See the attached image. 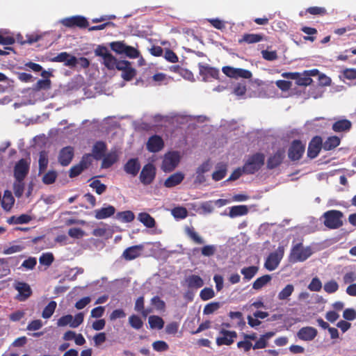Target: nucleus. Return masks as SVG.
<instances>
[{"label":"nucleus","mask_w":356,"mask_h":356,"mask_svg":"<svg viewBox=\"0 0 356 356\" xmlns=\"http://www.w3.org/2000/svg\"><path fill=\"white\" fill-rule=\"evenodd\" d=\"M146 147L149 152H159L164 147V141L160 136L153 135L149 138Z\"/></svg>","instance_id":"f3484780"},{"label":"nucleus","mask_w":356,"mask_h":356,"mask_svg":"<svg viewBox=\"0 0 356 356\" xmlns=\"http://www.w3.org/2000/svg\"><path fill=\"white\" fill-rule=\"evenodd\" d=\"M54 260V257L51 252L42 253L39 258L40 264L46 266H51Z\"/></svg>","instance_id":"de8ad7c7"},{"label":"nucleus","mask_w":356,"mask_h":356,"mask_svg":"<svg viewBox=\"0 0 356 356\" xmlns=\"http://www.w3.org/2000/svg\"><path fill=\"white\" fill-rule=\"evenodd\" d=\"M74 156V149L72 146H66L60 150L58 162L62 166H67Z\"/></svg>","instance_id":"dca6fc26"},{"label":"nucleus","mask_w":356,"mask_h":356,"mask_svg":"<svg viewBox=\"0 0 356 356\" xmlns=\"http://www.w3.org/2000/svg\"><path fill=\"white\" fill-rule=\"evenodd\" d=\"M61 24L67 28L86 29L88 27L89 23L87 19L81 15H75L70 17H66L61 20Z\"/></svg>","instance_id":"0eeeda50"},{"label":"nucleus","mask_w":356,"mask_h":356,"mask_svg":"<svg viewBox=\"0 0 356 356\" xmlns=\"http://www.w3.org/2000/svg\"><path fill=\"white\" fill-rule=\"evenodd\" d=\"M152 347L157 352H163L168 350L169 346L164 341H156L152 343Z\"/></svg>","instance_id":"69168bd1"},{"label":"nucleus","mask_w":356,"mask_h":356,"mask_svg":"<svg viewBox=\"0 0 356 356\" xmlns=\"http://www.w3.org/2000/svg\"><path fill=\"white\" fill-rule=\"evenodd\" d=\"M252 76V72L248 70H245V69H242V68H236V73H235V78L234 79H238V78H243V79H250Z\"/></svg>","instance_id":"680f3d73"},{"label":"nucleus","mask_w":356,"mask_h":356,"mask_svg":"<svg viewBox=\"0 0 356 356\" xmlns=\"http://www.w3.org/2000/svg\"><path fill=\"white\" fill-rule=\"evenodd\" d=\"M341 138L337 136H329L324 143H323V149L325 151H330L335 149L340 145Z\"/></svg>","instance_id":"c85d7f7f"},{"label":"nucleus","mask_w":356,"mask_h":356,"mask_svg":"<svg viewBox=\"0 0 356 356\" xmlns=\"http://www.w3.org/2000/svg\"><path fill=\"white\" fill-rule=\"evenodd\" d=\"M118 70L122 71V78L127 81L132 80L136 75V70L131 67V63L128 60H120L118 65Z\"/></svg>","instance_id":"2eb2a0df"},{"label":"nucleus","mask_w":356,"mask_h":356,"mask_svg":"<svg viewBox=\"0 0 356 356\" xmlns=\"http://www.w3.org/2000/svg\"><path fill=\"white\" fill-rule=\"evenodd\" d=\"M343 214L338 210H330L323 213L324 225L331 229H336L343 225Z\"/></svg>","instance_id":"f03ea898"},{"label":"nucleus","mask_w":356,"mask_h":356,"mask_svg":"<svg viewBox=\"0 0 356 356\" xmlns=\"http://www.w3.org/2000/svg\"><path fill=\"white\" fill-rule=\"evenodd\" d=\"M129 323L131 327L136 330H140L143 325V322L140 317L136 314H132L129 316Z\"/></svg>","instance_id":"a18cd8bd"},{"label":"nucleus","mask_w":356,"mask_h":356,"mask_svg":"<svg viewBox=\"0 0 356 356\" xmlns=\"http://www.w3.org/2000/svg\"><path fill=\"white\" fill-rule=\"evenodd\" d=\"M57 303L56 302L51 300L50 301L48 305L44 308L42 316L44 318H49L55 312V309L56 308Z\"/></svg>","instance_id":"37998d69"},{"label":"nucleus","mask_w":356,"mask_h":356,"mask_svg":"<svg viewBox=\"0 0 356 356\" xmlns=\"http://www.w3.org/2000/svg\"><path fill=\"white\" fill-rule=\"evenodd\" d=\"M172 214L175 218L184 219L187 217V209L182 207H175L172 210Z\"/></svg>","instance_id":"864d4df0"},{"label":"nucleus","mask_w":356,"mask_h":356,"mask_svg":"<svg viewBox=\"0 0 356 356\" xmlns=\"http://www.w3.org/2000/svg\"><path fill=\"white\" fill-rule=\"evenodd\" d=\"M149 326L152 329L161 330L164 326V321L159 316H150L148 319Z\"/></svg>","instance_id":"ea45409f"},{"label":"nucleus","mask_w":356,"mask_h":356,"mask_svg":"<svg viewBox=\"0 0 356 356\" xmlns=\"http://www.w3.org/2000/svg\"><path fill=\"white\" fill-rule=\"evenodd\" d=\"M103 157L104 159L102 163V168H108L118 161V155L115 152H110Z\"/></svg>","instance_id":"e433bc0d"},{"label":"nucleus","mask_w":356,"mask_h":356,"mask_svg":"<svg viewBox=\"0 0 356 356\" xmlns=\"http://www.w3.org/2000/svg\"><path fill=\"white\" fill-rule=\"evenodd\" d=\"M248 208L246 205H236L229 208V216L236 218L248 214Z\"/></svg>","instance_id":"2f4dec72"},{"label":"nucleus","mask_w":356,"mask_h":356,"mask_svg":"<svg viewBox=\"0 0 356 356\" xmlns=\"http://www.w3.org/2000/svg\"><path fill=\"white\" fill-rule=\"evenodd\" d=\"M138 219L147 228H153L156 225L154 218L146 212L140 213L138 216Z\"/></svg>","instance_id":"72a5a7b5"},{"label":"nucleus","mask_w":356,"mask_h":356,"mask_svg":"<svg viewBox=\"0 0 356 356\" xmlns=\"http://www.w3.org/2000/svg\"><path fill=\"white\" fill-rule=\"evenodd\" d=\"M220 308L218 302H212L205 305L203 309V314L206 315L211 314Z\"/></svg>","instance_id":"4d7b16f0"},{"label":"nucleus","mask_w":356,"mask_h":356,"mask_svg":"<svg viewBox=\"0 0 356 356\" xmlns=\"http://www.w3.org/2000/svg\"><path fill=\"white\" fill-rule=\"evenodd\" d=\"M312 254L309 247L305 248L301 243H299L291 248L289 260L292 263L302 262L307 259Z\"/></svg>","instance_id":"7ed1b4c3"},{"label":"nucleus","mask_w":356,"mask_h":356,"mask_svg":"<svg viewBox=\"0 0 356 356\" xmlns=\"http://www.w3.org/2000/svg\"><path fill=\"white\" fill-rule=\"evenodd\" d=\"M285 158V150L283 148L278 149L267 159L266 168L273 170L280 166Z\"/></svg>","instance_id":"9d476101"},{"label":"nucleus","mask_w":356,"mask_h":356,"mask_svg":"<svg viewBox=\"0 0 356 356\" xmlns=\"http://www.w3.org/2000/svg\"><path fill=\"white\" fill-rule=\"evenodd\" d=\"M39 171L40 172H44L48 165V159L46 154L43 152H40L39 156Z\"/></svg>","instance_id":"052dcab7"},{"label":"nucleus","mask_w":356,"mask_h":356,"mask_svg":"<svg viewBox=\"0 0 356 356\" xmlns=\"http://www.w3.org/2000/svg\"><path fill=\"white\" fill-rule=\"evenodd\" d=\"M301 31L305 34L308 35L307 36H305L304 39L305 40H309L311 42H314L316 40V38L313 36L314 35L317 33V30L315 28L309 27V26H302L301 28Z\"/></svg>","instance_id":"09e8293b"},{"label":"nucleus","mask_w":356,"mask_h":356,"mask_svg":"<svg viewBox=\"0 0 356 356\" xmlns=\"http://www.w3.org/2000/svg\"><path fill=\"white\" fill-rule=\"evenodd\" d=\"M184 233L195 244L202 245L204 243L203 238L195 231L193 226H186L184 228Z\"/></svg>","instance_id":"393cba45"},{"label":"nucleus","mask_w":356,"mask_h":356,"mask_svg":"<svg viewBox=\"0 0 356 356\" xmlns=\"http://www.w3.org/2000/svg\"><path fill=\"white\" fill-rule=\"evenodd\" d=\"M273 335V332H267L261 337L252 346L253 349L264 348L267 346V340Z\"/></svg>","instance_id":"a19ab883"},{"label":"nucleus","mask_w":356,"mask_h":356,"mask_svg":"<svg viewBox=\"0 0 356 356\" xmlns=\"http://www.w3.org/2000/svg\"><path fill=\"white\" fill-rule=\"evenodd\" d=\"M32 220L31 216L28 214H22L19 216H13L7 220L9 224H26Z\"/></svg>","instance_id":"c9c22d12"},{"label":"nucleus","mask_w":356,"mask_h":356,"mask_svg":"<svg viewBox=\"0 0 356 356\" xmlns=\"http://www.w3.org/2000/svg\"><path fill=\"white\" fill-rule=\"evenodd\" d=\"M306 12L312 15L323 16L327 14V10L323 7L312 6L306 10Z\"/></svg>","instance_id":"13d9d810"},{"label":"nucleus","mask_w":356,"mask_h":356,"mask_svg":"<svg viewBox=\"0 0 356 356\" xmlns=\"http://www.w3.org/2000/svg\"><path fill=\"white\" fill-rule=\"evenodd\" d=\"M52 62L64 63V65L71 68L74 67L77 65V58L74 56H71L67 52H61L56 56L51 59Z\"/></svg>","instance_id":"6ab92c4d"},{"label":"nucleus","mask_w":356,"mask_h":356,"mask_svg":"<svg viewBox=\"0 0 356 356\" xmlns=\"http://www.w3.org/2000/svg\"><path fill=\"white\" fill-rule=\"evenodd\" d=\"M15 289L19 293L18 295L17 296V299L19 301H25L32 294V290L30 286L26 282H17L15 284Z\"/></svg>","instance_id":"a211bd4d"},{"label":"nucleus","mask_w":356,"mask_h":356,"mask_svg":"<svg viewBox=\"0 0 356 356\" xmlns=\"http://www.w3.org/2000/svg\"><path fill=\"white\" fill-rule=\"evenodd\" d=\"M305 149V146L299 140H294L289 149H288V157L292 161H296L300 160Z\"/></svg>","instance_id":"6e6552de"},{"label":"nucleus","mask_w":356,"mask_h":356,"mask_svg":"<svg viewBox=\"0 0 356 356\" xmlns=\"http://www.w3.org/2000/svg\"><path fill=\"white\" fill-rule=\"evenodd\" d=\"M116 218L122 222H131L134 220L135 215L131 211H124L118 212Z\"/></svg>","instance_id":"79ce46f5"},{"label":"nucleus","mask_w":356,"mask_h":356,"mask_svg":"<svg viewBox=\"0 0 356 356\" xmlns=\"http://www.w3.org/2000/svg\"><path fill=\"white\" fill-rule=\"evenodd\" d=\"M56 177L57 173L56 171H49L43 176L42 182L47 185L51 184L55 182Z\"/></svg>","instance_id":"6e6d98bb"},{"label":"nucleus","mask_w":356,"mask_h":356,"mask_svg":"<svg viewBox=\"0 0 356 356\" xmlns=\"http://www.w3.org/2000/svg\"><path fill=\"white\" fill-rule=\"evenodd\" d=\"M264 35L258 33H245L242 38L238 40L240 43L246 42L248 44H253L262 41Z\"/></svg>","instance_id":"473e14b6"},{"label":"nucleus","mask_w":356,"mask_h":356,"mask_svg":"<svg viewBox=\"0 0 356 356\" xmlns=\"http://www.w3.org/2000/svg\"><path fill=\"white\" fill-rule=\"evenodd\" d=\"M152 304L155 307L157 310H164L165 308V302L161 300L159 296H154L151 300Z\"/></svg>","instance_id":"774afa93"},{"label":"nucleus","mask_w":356,"mask_h":356,"mask_svg":"<svg viewBox=\"0 0 356 356\" xmlns=\"http://www.w3.org/2000/svg\"><path fill=\"white\" fill-rule=\"evenodd\" d=\"M217 168L218 170L212 174V179L216 181L222 179L227 174V165L225 164L219 163Z\"/></svg>","instance_id":"4c0bfd02"},{"label":"nucleus","mask_w":356,"mask_h":356,"mask_svg":"<svg viewBox=\"0 0 356 356\" xmlns=\"http://www.w3.org/2000/svg\"><path fill=\"white\" fill-rule=\"evenodd\" d=\"M90 186L95 190V192L98 195H101L104 193L106 190V186L104 184H102L101 181L98 179L94 180L90 184Z\"/></svg>","instance_id":"5fc2aeb1"},{"label":"nucleus","mask_w":356,"mask_h":356,"mask_svg":"<svg viewBox=\"0 0 356 356\" xmlns=\"http://www.w3.org/2000/svg\"><path fill=\"white\" fill-rule=\"evenodd\" d=\"M155 176L156 169L154 166L148 163L143 166L140 174V180L144 185H149L154 181Z\"/></svg>","instance_id":"9b49d317"},{"label":"nucleus","mask_w":356,"mask_h":356,"mask_svg":"<svg viewBox=\"0 0 356 356\" xmlns=\"http://www.w3.org/2000/svg\"><path fill=\"white\" fill-rule=\"evenodd\" d=\"M220 334L222 336L216 338V344L219 346L223 345L230 346L234 343V339L237 337V333L236 331L221 329L220 330Z\"/></svg>","instance_id":"4468645a"},{"label":"nucleus","mask_w":356,"mask_h":356,"mask_svg":"<svg viewBox=\"0 0 356 356\" xmlns=\"http://www.w3.org/2000/svg\"><path fill=\"white\" fill-rule=\"evenodd\" d=\"M322 289V283L317 277H314L308 285V289L311 291H320Z\"/></svg>","instance_id":"bf43d9fd"},{"label":"nucleus","mask_w":356,"mask_h":356,"mask_svg":"<svg viewBox=\"0 0 356 356\" xmlns=\"http://www.w3.org/2000/svg\"><path fill=\"white\" fill-rule=\"evenodd\" d=\"M272 277L269 275H264L258 277L252 284V289L259 290L270 282Z\"/></svg>","instance_id":"58836bf2"},{"label":"nucleus","mask_w":356,"mask_h":356,"mask_svg":"<svg viewBox=\"0 0 356 356\" xmlns=\"http://www.w3.org/2000/svg\"><path fill=\"white\" fill-rule=\"evenodd\" d=\"M179 154L177 152H169L166 153L163 159L161 168L164 172H171L179 163Z\"/></svg>","instance_id":"423d86ee"},{"label":"nucleus","mask_w":356,"mask_h":356,"mask_svg":"<svg viewBox=\"0 0 356 356\" xmlns=\"http://www.w3.org/2000/svg\"><path fill=\"white\" fill-rule=\"evenodd\" d=\"M265 156L263 153H255L250 156L243 165V173L252 175L259 171L264 165Z\"/></svg>","instance_id":"f257e3e1"},{"label":"nucleus","mask_w":356,"mask_h":356,"mask_svg":"<svg viewBox=\"0 0 356 356\" xmlns=\"http://www.w3.org/2000/svg\"><path fill=\"white\" fill-rule=\"evenodd\" d=\"M13 191L15 195L17 197H20L22 196L24 191V180H17L15 179L13 184Z\"/></svg>","instance_id":"49530a36"},{"label":"nucleus","mask_w":356,"mask_h":356,"mask_svg":"<svg viewBox=\"0 0 356 356\" xmlns=\"http://www.w3.org/2000/svg\"><path fill=\"white\" fill-rule=\"evenodd\" d=\"M15 202V199L10 191L4 192L3 198L1 200V207L5 211H10L13 207Z\"/></svg>","instance_id":"c756f323"},{"label":"nucleus","mask_w":356,"mask_h":356,"mask_svg":"<svg viewBox=\"0 0 356 356\" xmlns=\"http://www.w3.org/2000/svg\"><path fill=\"white\" fill-rule=\"evenodd\" d=\"M127 44L123 41H116L110 43L111 49L118 54H122Z\"/></svg>","instance_id":"8fccbe9b"},{"label":"nucleus","mask_w":356,"mask_h":356,"mask_svg":"<svg viewBox=\"0 0 356 356\" xmlns=\"http://www.w3.org/2000/svg\"><path fill=\"white\" fill-rule=\"evenodd\" d=\"M352 128V122L347 119L336 120L332 125V129L336 133L348 132Z\"/></svg>","instance_id":"4be33fe9"},{"label":"nucleus","mask_w":356,"mask_h":356,"mask_svg":"<svg viewBox=\"0 0 356 356\" xmlns=\"http://www.w3.org/2000/svg\"><path fill=\"white\" fill-rule=\"evenodd\" d=\"M323 289L326 293H333L339 289V284L335 280H331L325 283Z\"/></svg>","instance_id":"3c124183"},{"label":"nucleus","mask_w":356,"mask_h":356,"mask_svg":"<svg viewBox=\"0 0 356 356\" xmlns=\"http://www.w3.org/2000/svg\"><path fill=\"white\" fill-rule=\"evenodd\" d=\"M284 247L279 246L275 252L269 254L264 263V267L270 271L275 270L284 256Z\"/></svg>","instance_id":"20e7f679"},{"label":"nucleus","mask_w":356,"mask_h":356,"mask_svg":"<svg viewBox=\"0 0 356 356\" xmlns=\"http://www.w3.org/2000/svg\"><path fill=\"white\" fill-rule=\"evenodd\" d=\"M115 212V207L112 205H108L106 207L95 210V217L98 220L105 219L113 216Z\"/></svg>","instance_id":"bb28decb"},{"label":"nucleus","mask_w":356,"mask_h":356,"mask_svg":"<svg viewBox=\"0 0 356 356\" xmlns=\"http://www.w3.org/2000/svg\"><path fill=\"white\" fill-rule=\"evenodd\" d=\"M84 316L82 312L75 315L74 318L71 314H67L61 316L57 321L58 327H65L69 325L71 327L76 328L79 327L83 321Z\"/></svg>","instance_id":"39448f33"},{"label":"nucleus","mask_w":356,"mask_h":356,"mask_svg":"<svg viewBox=\"0 0 356 356\" xmlns=\"http://www.w3.org/2000/svg\"><path fill=\"white\" fill-rule=\"evenodd\" d=\"M123 54L130 58H136L140 56V52L138 49L128 45L126 46Z\"/></svg>","instance_id":"e2e57ef3"},{"label":"nucleus","mask_w":356,"mask_h":356,"mask_svg":"<svg viewBox=\"0 0 356 356\" xmlns=\"http://www.w3.org/2000/svg\"><path fill=\"white\" fill-rule=\"evenodd\" d=\"M106 151V145L103 141H97L95 143L92 147V156L97 160L103 158Z\"/></svg>","instance_id":"cd10ccee"},{"label":"nucleus","mask_w":356,"mask_h":356,"mask_svg":"<svg viewBox=\"0 0 356 356\" xmlns=\"http://www.w3.org/2000/svg\"><path fill=\"white\" fill-rule=\"evenodd\" d=\"M51 87V81L49 79H40L35 86V90H40L42 89L47 90Z\"/></svg>","instance_id":"0e129e2a"},{"label":"nucleus","mask_w":356,"mask_h":356,"mask_svg":"<svg viewBox=\"0 0 356 356\" xmlns=\"http://www.w3.org/2000/svg\"><path fill=\"white\" fill-rule=\"evenodd\" d=\"M216 251V248L213 245H207L202 248L201 252L204 257L213 256Z\"/></svg>","instance_id":"338daca9"},{"label":"nucleus","mask_w":356,"mask_h":356,"mask_svg":"<svg viewBox=\"0 0 356 356\" xmlns=\"http://www.w3.org/2000/svg\"><path fill=\"white\" fill-rule=\"evenodd\" d=\"M198 68L199 74L204 81H209L211 79H219L220 71L218 68L201 63L198 64Z\"/></svg>","instance_id":"1a4fd4ad"},{"label":"nucleus","mask_w":356,"mask_h":356,"mask_svg":"<svg viewBox=\"0 0 356 356\" xmlns=\"http://www.w3.org/2000/svg\"><path fill=\"white\" fill-rule=\"evenodd\" d=\"M184 179V174L181 172H177L165 179L164 181V186L166 188H172L181 183Z\"/></svg>","instance_id":"a878e982"},{"label":"nucleus","mask_w":356,"mask_h":356,"mask_svg":"<svg viewBox=\"0 0 356 356\" xmlns=\"http://www.w3.org/2000/svg\"><path fill=\"white\" fill-rule=\"evenodd\" d=\"M317 330L313 327H304L297 333L298 337L303 341H312L317 336Z\"/></svg>","instance_id":"412c9836"},{"label":"nucleus","mask_w":356,"mask_h":356,"mask_svg":"<svg viewBox=\"0 0 356 356\" xmlns=\"http://www.w3.org/2000/svg\"><path fill=\"white\" fill-rule=\"evenodd\" d=\"M259 267L257 266H251L248 267H244L241 270V273L243 275V280L248 282L251 280L258 273Z\"/></svg>","instance_id":"7c9ffc66"},{"label":"nucleus","mask_w":356,"mask_h":356,"mask_svg":"<svg viewBox=\"0 0 356 356\" xmlns=\"http://www.w3.org/2000/svg\"><path fill=\"white\" fill-rule=\"evenodd\" d=\"M140 164L137 158L130 159L124 165V170L129 175L135 177L138 175Z\"/></svg>","instance_id":"5701e85b"},{"label":"nucleus","mask_w":356,"mask_h":356,"mask_svg":"<svg viewBox=\"0 0 356 356\" xmlns=\"http://www.w3.org/2000/svg\"><path fill=\"white\" fill-rule=\"evenodd\" d=\"M215 296V292L212 288L210 287H205L204 288L200 293V298L204 300L207 301L211 298H213Z\"/></svg>","instance_id":"603ef678"},{"label":"nucleus","mask_w":356,"mask_h":356,"mask_svg":"<svg viewBox=\"0 0 356 356\" xmlns=\"http://www.w3.org/2000/svg\"><path fill=\"white\" fill-rule=\"evenodd\" d=\"M29 171V163L21 159L14 167V177L17 180H24Z\"/></svg>","instance_id":"f8f14e48"},{"label":"nucleus","mask_w":356,"mask_h":356,"mask_svg":"<svg viewBox=\"0 0 356 356\" xmlns=\"http://www.w3.org/2000/svg\"><path fill=\"white\" fill-rule=\"evenodd\" d=\"M188 289H200L204 285L202 277L197 275H191L184 279V284Z\"/></svg>","instance_id":"b1692460"},{"label":"nucleus","mask_w":356,"mask_h":356,"mask_svg":"<svg viewBox=\"0 0 356 356\" xmlns=\"http://www.w3.org/2000/svg\"><path fill=\"white\" fill-rule=\"evenodd\" d=\"M293 291V285L289 284L278 293L277 298L280 300H285L291 296Z\"/></svg>","instance_id":"c03bdc74"},{"label":"nucleus","mask_w":356,"mask_h":356,"mask_svg":"<svg viewBox=\"0 0 356 356\" xmlns=\"http://www.w3.org/2000/svg\"><path fill=\"white\" fill-rule=\"evenodd\" d=\"M323 148V140L321 136H314L309 143L307 156L310 159L316 158Z\"/></svg>","instance_id":"ddd939ff"},{"label":"nucleus","mask_w":356,"mask_h":356,"mask_svg":"<svg viewBox=\"0 0 356 356\" xmlns=\"http://www.w3.org/2000/svg\"><path fill=\"white\" fill-rule=\"evenodd\" d=\"M143 250V245H136L129 247L124 250L122 257L127 261L135 259L141 254Z\"/></svg>","instance_id":"aec40b11"},{"label":"nucleus","mask_w":356,"mask_h":356,"mask_svg":"<svg viewBox=\"0 0 356 356\" xmlns=\"http://www.w3.org/2000/svg\"><path fill=\"white\" fill-rule=\"evenodd\" d=\"M120 61L110 53L103 59V64L109 70H118Z\"/></svg>","instance_id":"f704fd0d"}]
</instances>
